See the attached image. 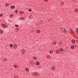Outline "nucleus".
Returning <instances> with one entry per match:
<instances>
[{"label":"nucleus","mask_w":78,"mask_h":78,"mask_svg":"<svg viewBox=\"0 0 78 78\" xmlns=\"http://www.w3.org/2000/svg\"><path fill=\"white\" fill-rule=\"evenodd\" d=\"M55 69V66H53V67H52V70H54V69Z\"/></svg>","instance_id":"9b49d317"},{"label":"nucleus","mask_w":78,"mask_h":78,"mask_svg":"<svg viewBox=\"0 0 78 78\" xmlns=\"http://www.w3.org/2000/svg\"><path fill=\"white\" fill-rule=\"evenodd\" d=\"M20 20H24V18H20Z\"/></svg>","instance_id":"39448f33"},{"label":"nucleus","mask_w":78,"mask_h":78,"mask_svg":"<svg viewBox=\"0 0 78 78\" xmlns=\"http://www.w3.org/2000/svg\"><path fill=\"white\" fill-rule=\"evenodd\" d=\"M76 33L77 34H78V30L77 31H76Z\"/></svg>","instance_id":"c756f323"},{"label":"nucleus","mask_w":78,"mask_h":78,"mask_svg":"<svg viewBox=\"0 0 78 78\" xmlns=\"http://www.w3.org/2000/svg\"><path fill=\"white\" fill-rule=\"evenodd\" d=\"M56 44V42H54L53 43V45H55Z\"/></svg>","instance_id":"412c9836"},{"label":"nucleus","mask_w":78,"mask_h":78,"mask_svg":"<svg viewBox=\"0 0 78 78\" xmlns=\"http://www.w3.org/2000/svg\"><path fill=\"white\" fill-rule=\"evenodd\" d=\"M12 46H13V45H12V44H10V47H12Z\"/></svg>","instance_id":"6ab92c4d"},{"label":"nucleus","mask_w":78,"mask_h":78,"mask_svg":"<svg viewBox=\"0 0 78 78\" xmlns=\"http://www.w3.org/2000/svg\"><path fill=\"white\" fill-rule=\"evenodd\" d=\"M71 42L72 43H75V41L74 40H72Z\"/></svg>","instance_id":"f03ea898"},{"label":"nucleus","mask_w":78,"mask_h":78,"mask_svg":"<svg viewBox=\"0 0 78 78\" xmlns=\"http://www.w3.org/2000/svg\"><path fill=\"white\" fill-rule=\"evenodd\" d=\"M76 42H77V43H78V40H76Z\"/></svg>","instance_id":"7c9ffc66"},{"label":"nucleus","mask_w":78,"mask_h":78,"mask_svg":"<svg viewBox=\"0 0 78 78\" xmlns=\"http://www.w3.org/2000/svg\"><path fill=\"white\" fill-rule=\"evenodd\" d=\"M3 31L2 30H0V34H3Z\"/></svg>","instance_id":"423d86ee"},{"label":"nucleus","mask_w":78,"mask_h":78,"mask_svg":"<svg viewBox=\"0 0 78 78\" xmlns=\"http://www.w3.org/2000/svg\"><path fill=\"white\" fill-rule=\"evenodd\" d=\"M3 15V13H1L0 14V17H2Z\"/></svg>","instance_id":"5701e85b"},{"label":"nucleus","mask_w":78,"mask_h":78,"mask_svg":"<svg viewBox=\"0 0 78 78\" xmlns=\"http://www.w3.org/2000/svg\"><path fill=\"white\" fill-rule=\"evenodd\" d=\"M37 33H40V30H38L37 31Z\"/></svg>","instance_id":"9d476101"},{"label":"nucleus","mask_w":78,"mask_h":78,"mask_svg":"<svg viewBox=\"0 0 78 78\" xmlns=\"http://www.w3.org/2000/svg\"><path fill=\"white\" fill-rule=\"evenodd\" d=\"M15 12H17V10H16V11H15Z\"/></svg>","instance_id":"473e14b6"},{"label":"nucleus","mask_w":78,"mask_h":78,"mask_svg":"<svg viewBox=\"0 0 78 78\" xmlns=\"http://www.w3.org/2000/svg\"><path fill=\"white\" fill-rule=\"evenodd\" d=\"M15 8V6H14L13 5H12L11 7V9H13Z\"/></svg>","instance_id":"20e7f679"},{"label":"nucleus","mask_w":78,"mask_h":78,"mask_svg":"<svg viewBox=\"0 0 78 78\" xmlns=\"http://www.w3.org/2000/svg\"><path fill=\"white\" fill-rule=\"evenodd\" d=\"M6 27H7V26H6V25H5V26H3V28H6Z\"/></svg>","instance_id":"4468645a"},{"label":"nucleus","mask_w":78,"mask_h":78,"mask_svg":"<svg viewBox=\"0 0 78 78\" xmlns=\"http://www.w3.org/2000/svg\"><path fill=\"white\" fill-rule=\"evenodd\" d=\"M15 27H19V25H16Z\"/></svg>","instance_id":"c85d7f7f"},{"label":"nucleus","mask_w":78,"mask_h":78,"mask_svg":"<svg viewBox=\"0 0 78 78\" xmlns=\"http://www.w3.org/2000/svg\"><path fill=\"white\" fill-rule=\"evenodd\" d=\"M62 30L63 31L64 33H67V30L66 29H63V30Z\"/></svg>","instance_id":"f257e3e1"},{"label":"nucleus","mask_w":78,"mask_h":78,"mask_svg":"<svg viewBox=\"0 0 78 78\" xmlns=\"http://www.w3.org/2000/svg\"><path fill=\"white\" fill-rule=\"evenodd\" d=\"M25 71L26 72H28V68H26L25 69Z\"/></svg>","instance_id":"f8f14e48"},{"label":"nucleus","mask_w":78,"mask_h":78,"mask_svg":"<svg viewBox=\"0 0 78 78\" xmlns=\"http://www.w3.org/2000/svg\"><path fill=\"white\" fill-rule=\"evenodd\" d=\"M71 48H72V49H73V48H74V46H71Z\"/></svg>","instance_id":"aec40b11"},{"label":"nucleus","mask_w":78,"mask_h":78,"mask_svg":"<svg viewBox=\"0 0 78 78\" xmlns=\"http://www.w3.org/2000/svg\"><path fill=\"white\" fill-rule=\"evenodd\" d=\"M10 17H11V18H12L13 17V15H10Z\"/></svg>","instance_id":"1a4fd4ad"},{"label":"nucleus","mask_w":78,"mask_h":78,"mask_svg":"<svg viewBox=\"0 0 78 78\" xmlns=\"http://www.w3.org/2000/svg\"><path fill=\"white\" fill-rule=\"evenodd\" d=\"M9 4H8V3H6L5 4V6H9Z\"/></svg>","instance_id":"6e6552de"},{"label":"nucleus","mask_w":78,"mask_h":78,"mask_svg":"<svg viewBox=\"0 0 78 78\" xmlns=\"http://www.w3.org/2000/svg\"><path fill=\"white\" fill-rule=\"evenodd\" d=\"M32 10L31 9H29V11H31Z\"/></svg>","instance_id":"cd10ccee"},{"label":"nucleus","mask_w":78,"mask_h":78,"mask_svg":"<svg viewBox=\"0 0 78 78\" xmlns=\"http://www.w3.org/2000/svg\"><path fill=\"white\" fill-rule=\"evenodd\" d=\"M50 53H52L53 52V51H49Z\"/></svg>","instance_id":"b1692460"},{"label":"nucleus","mask_w":78,"mask_h":78,"mask_svg":"<svg viewBox=\"0 0 78 78\" xmlns=\"http://www.w3.org/2000/svg\"><path fill=\"white\" fill-rule=\"evenodd\" d=\"M36 64L37 65H39V64H40V63H39V62H37Z\"/></svg>","instance_id":"7ed1b4c3"},{"label":"nucleus","mask_w":78,"mask_h":78,"mask_svg":"<svg viewBox=\"0 0 78 78\" xmlns=\"http://www.w3.org/2000/svg\"><path fill=\"white\" fill-rule=\"evenodd\" d=\"M60 51H64V49H63V48H61L60 49Z\"/></svg>","instance_id":"0eeeda50"},{"label":"nucleus","mask_w":78,"mask_h":78,"mask_svg":"<svg viewBox=\"0 0 78 78\" xmlns=\"http://www.w3.org/2000/svg\"><path fill=\"white\" fill-rule=\"evenodd\" d=\"M44 1L45 2H48V0H44Z\"/></svg>","instance_id":"a211bd4d"},{"label":"nucleus","mask_w":78,"mask_h":78,"mask_svg":"<svg viewBox=\"0 0 78 78\" xmlns=\"http://www.w3.org/2000/svg\"><path fill=\"white\" fill-rule=\"evenodd\" d=\"M20 13H21V14H23V11L20 12Z\"/></svg>","instance_id":"393cba45"},{"label":"nucleus","mask_w":78,"mask_h":78,"mask_svg":"<svg viewBox=\"0 0 78 78\" xmlns=\"http://www.w3.org/2000/svg\"><path fill=\"white\" fill-rule=\"evenodd\" d=\"M6 60L7 59H6V58H4V61H6Z\"/></svg>","instance_id":"a878e982"},{"label":"nucleus","mask_w":78,"mask_h":78,"mask_svg":"<svg viewBox=\"0 0 78 78\" xmlns=\"http://www.w3.org/2000/svg\"><path fill=\"white\" fill-rule=\"evenodd\" d=\"M5 26V25L4 24H3V27H4V26Z\"/></svg>","instance_id":"72a5a7b5"},{"label":"nucleus","mask_w":78,"mask_h":78,"mask_svg":"<svg viewBox=\"0 0 78 78\" xmlns=\"http://www.w3.org/2000/svg\"><path fill=\"white\" fill-rule=\"evenodd\" d=\"M29 18L30 19H31V18H33V16H32V15H30L29 16Z\"/></svg>","instance_id":"ddd939ff"},{"label":"nucleus","mask_w":78,"mask_h":78,"mask_svg":"<svg viewBox=\"0 0 78 78\" xmlns=\"http://www.w3.org/2000/svg\"><path fill=\"white\" fill-rule=\"evenodd\" d=\"M64 4V3H63V2H62L61 3V5H63V4Z\"/></svg>","instance_id":"bb28decb"},{"label":"nucleus","mask_w":78,"mask_h":78,"mask_svg":"<svg viewBox=\"0 0 78 78\" xmlns=\"http://www.w3.org/2000/svg\"><path fill=\"white\" fill-rule=\"evenodd\" d=\"M33 58L35 59H37V58H36V57H34Z\"/></svg>","instance_id":"4be33fe9"},{"label":"nucleus","mask_w":78,"mask_h":78,"mask_svg":"<svg viewBox=\"0 0 78 78\" xmlns=\"http://www.w3.org/2000/svg\"><path fill=\"white\" fill-rule=\"evenodd\" d=\"M14 67L15 68V69H17V66H16V65L14 66Z\"/></svg>","instance_id":"dca6fc26"},{"label":"nucleus","mask_w":78,"mask_h":78,"mask_svg":"<svg viewBox=\"0 0 78 78\" xmlns=\"http://www.w3.org/2000/svg\"><path fill=\"white\" fill-rule=\"evenodd\" d=\"M18 30H19V29H17Z\"/></svg>","instance_id":"f704fd0d"},{"label":"nucleus","mask_w":78,"mask_h":78,"mask_svg":"<svg viewBox=\"0 0 78 78\" xmlns=\"http://www.w3.org/2000/svg\"><path fill=\"white\" fill-rule=\"evenodd\" d=\"M75 11L76 12H78V9H75Z\"/></svg>","instance_id":"f3484780"},{"label":"nucleus","mask_w":78,"mask_h":78,"mask_svg":"<svg viewBox=\"0 0 78 78\" xmlns=\"http://www.w3.org/2000/svg\"><path fill=\"white\" fill-rule=\"evenodd\" d=\"M71 32H72V33H73V34H75L74 32H73V30H71Z\"/></svg>","instance_id":"2eb2a0df"},{"label":"nucleus","mask_w":78,"mask_h":78,"mask_svg":"<svg viewBox=\"0 0 78 78\" xmlns=\"http://www.w3.org/2000/svg\"><path fill=\"white\" fill-rule=\"evenodd\" d=\"M35 75H37V73H35Z\"/></svg>","instance_id":"2f4dec72"}]
</instances>
